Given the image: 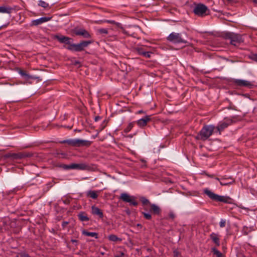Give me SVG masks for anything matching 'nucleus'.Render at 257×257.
<instances>
[{
    "label": "nucleus",
    "mask_w": 257,
    "mask_h": 257,
    "mask_svg": "<svg viewBox=\"0 0 257 257\" xmlns=\"http://www.w3.org/2000/svg\"><path fill=\"white\" fill-rule=\"evenodd\" d=\"M226 37L230 40V43L231 45L235 46L243 42V40L240 35L228 33L226 34Z\"/></svg>",
    "instance_id": "obj_6"
},
{
    "label": "nucleus",
    "mask_w": 257,
    "mask_h": 257,
    "mask_svg": "<svg viewBox=\"0 0 257 257\" xmlns=\"http://www.w3.org/2000/svg\"><path fill=\"white\" fill-rule=\"evenodd\" d=\"M55 38L60 43H64L65 44L70 45V40L71 39L69 37L62 36V35H56Z\"/></svg>",
    "instance_id": "obj_12"
},
{
    "label": "nucleus",
    "mask_w": 257,
    "mask_h": 257,
    "mask_svg": "<svg viewBox=\"0 0 257 257\" xmlns=\"http://www.w3.org/2000/svg\"><path fill=\"white\" fill-rule=\"evenodd\" d=\"M71 241L72 242H77V241L76 240H75V239H72Z\"/></svg>",
    "instance_id": "obj_44"
},
{
    "label": "nucleus",
    "mask_w": 257,
    "mask_h": 257,
    "mask_svg": "<svg viewBox=\"0 0 257 257\" xmlns=\"http://www.w3.org/2000/svg\"><path fill=\"white\" fill-rule=\"evenodd\" d=\"M19 74L23 77H25L26 75L27 74V73H26L25 71H23V70H20L19 71Z\"/></svg>",
    "instance_id": "obj_38"
},
{
    "label": "nucleus",
    "mask_w": 257,
    "mask_h": 257,
    "mask_svg": "<svg viewBox=\"0 0 257 257\" xmlns=\"http://www.w3.org/2000/svg\"><path fill=\"white\" fill-rule=\"evenodd\" d=\"M142 213L144 215V217L148 220H151L152 219V215L149 213L142 212Z\"/></svg>",
    "instance_id": "obj_32"
},
{
    "label": "nucleus",
    "mask_w": 257,
    "mask_h": 257,
    "mask_svg": "<svg viewBox=\"0 0 257 257\" xmlns=\"http://www.w3.org/2000/svg\"><path fill=\"white\" fill-rule=\"evenodd\" d=\"M39 5L44 8H47L49 6L48 3L42 0H40L39 1Z\"/></svg>",
    "instance_id": "obj_29"
},
{
    "label": "nucleus",
    "mask_w": 257,
    "mask_h": 257,
    "mask_svg": "<svg viewBox=\"0 0 257 257\" xmlns=\"http://www.w3.org/2000/svg\"><path fill=\"white\" fill-rule=\"evenodd\" d=\"M12 156L15 159H22L26 157H28L29 155L25 154L17 153L13 154Z\"/></svg>",
    "instance_id": "obj_25"
},
{
    "label": "nucleus",
    "mask_w": 257,
    "mask_h": 257,
    "mask_svg": "<svg viewBox=\"0 0 257 257\" xmlns=\"http://www.w3.org/2000/svg\"><path fill=\"white\" fill-rule=\"evenodd\" d=\"M99 119H100V116H97L95 117L94 120H95V121H97L99 120Z\"/></svg>",
    "instance_id": "obj_40"
},
{
    "label": "nucleus",
    "mask_w": 257,
    "mask_h": 257,
    "mask_svg": "<svg viewBox=\"0 0 257 257\" xmlns=\"http://www.w3.org/2000/svg\"><path fill=\"white\" fill-rule=\"evenodd\" d=\"M2 28H3V26H1V27H0V30H1Z\"/></svg>",
    "instance_id": "obj_48"
},
{
    "label": "nucleus",
    "mask_w": 257,
    "mask_h": 257,
    "mask_svg": "<svg viewBox=\"0 0 257 257\" xmlns=\"http://www.w3.org/2000/svg\"><path fill=\"white\" fill-rule=\"evenodd\" d=\"M141 201H142V202L143 205H146V204H150H150H151L149 200L148 199H147L145 197H142L141 198Z\"/></svg>",
    "instance_id": "obj_30"
},
{
    "label": "nucleus",
    "mask_w": 257,
    "mask_h": 257,
    "mask_svg": "<svg viewBox=\"0 0 257 257\" xmlns=\"http://www.w3.org/2000/svg\"><path fill=\"white\" fill-rule=\"evenodd\" d=\"M212 251L213 253L216 255L217 257H222V254L218 250H217L216 248L213 247L212 248Z\"/></svg>",
    "instance_id": "obj_28"
},
{
    "label": "nucleus",
    "mask_w": 257,
    "mask_h": 257,
    "mask_svg": "<svg viewBox=\"0 0 257 257\" xmlns=\"http://www.w3.org/2000/svg\"><path fill=\"white\" fill-rule=\"evenodd\" d=\"M100 191L89 190L86 192V196L88 197L95 199L98 197Z\"/></svg>",
    "instance_id": "obj_17"
},
{
    "label": "nucleus",
    "mask_w": 257,
    "mask_h": 257,
    "mask_svg": "<svg viewBox=\"0 0 257 257\" xmlns=\"http://www.w3.org/2000/svg\"><path fill=\"white\" fill-rule=\"evenodd\" d=\"M26 80L28 81L29 79H36L38 78V77L30 75L28 74L24 77Z\"/></svg>",
    "instance_id": "obj_31"
},
{
    "label": "nucleus",
    "mask_w": 257,
    "mask_h": 257,
    "mask_svg": "<svg viewBox=\"0 0 257 257\" xmlns=\"http://www.w3.org/2000/svg\"><path fill=\"white\" fill-rule=\"evenodd\" d=\"M82 234L85 236L94 237L95 238H98V234L96 232H88L86 230H83Z\"/></svg>",
    "instance_id": "obj_23"
},
{
    "label": "nucleus",
    "mask_w": 257,
    "mask_h": 257,
    "mask_svg": "<svg viewBox=\"0 0 257 257\" xmlns=\"http://www.w3.org/2000/svg\"><path fill=\"white\" fill-rule=\"evenodd\" d=\"M226 223V221L224 219H221L220 221L219 222V225L220 227H223L225 226Z\"/></svg>",
    "instance_id": "obj_34"
},
{
    "label": "nucleus",
    "mask_w": 257,
    "mask_h": 257,
    "mask_svg": "<svg viewBox=\"0 0 257 257\" xmlns=\"http://www.w3.org/2000/svg\"><path fill=\"white\" fill-rule=\"evenodd\" d=\"M97 32L99 35H107L108 33V29L107 28H100L98 29Z\"/></svg>",
    "instance_id": "obj_26"
},
{
    "label": "nucleus",
    "mask_w": 257,
    "mask_h": 257,
    "mask_svg": "<svg viewBox=\"0 0 257 257\" xmlns=\"http://www.w3.org/2000/svg\"><path fill=\"white\" fill-rule=\"evenodd\" d=\"M91 210H92V213L93 215H97L99 216V217H100L101 218H103V212L99 208H98V207H97L95 206H92L91 207Z\"/></svg>",
    "instance_id": "obj_16"
},
{
    "label": "nucleus",
    "mask_w": 257,
    "mask_h": 257,
    "mask_svg": "<svg viewBox=\"0 0 257 257\" xmlns=\"http://www.w3.org/2000/svg\"><path fill=\"white\" fill-rule=\"evenodd\" d=\"M210 237L216 246H219L220 245V239L218 234L212 232L210 234Z\"/></svg>",
    "instance_id": "obj_19"
},
{
    "label": "nucleus",
    "mask_w": 257,
    "mask_h": 257,
    "mask_svg": "<svg viewBox=\"0 0 257 257\" xmlns=\"http://www.w3.org/2000/svg\"><path fill=\"white\" fill-rule=\"evenodd\" d=\"M209 10L208 8L202 4H198L196 5L193 10V12L196 15L201 17L207 15L206 13Z\"/></svg>",
    "instance_id": "obj_7"
},
{
    "label": "nucleus",
    "mask_w": 257,
    "mask_h": 257,
    "mask_svg": "<svg viewBox=\"0 0 257 257\" xmlns=\"http://www.w3.org/2000/svg\"><path fill=\"white\" fill-rule=\"evenodd\" d=\"M150 211L156 215H159L160 214L161 209L157 205L155 204H150Z\"/></svg>",
    "instance_id": "obj_18"
},
{
    "label": "nucleus",
    "mask_w": 257,
    "mask_h": 257,
    "mask_svg": "<svg viewBox=\"0 0 257 257\" xmlns=\"http://www.w3.org/2000/svg\"><path fill=\"white\" fill-rule=\"evenodd\" d=\"M78 216L81 221H87L89 219L86 214L83 212H80Z\"/></svg>",
    "instance_id": "obj_22"
},
{
    "label": "nucleus",
    "mask_w": 257,
    "mask_h": 257,
    "mask_svg": "<svg viewBox=\"0 0 257 257\" xmlns=\"http://www.w3.org/2000/svg\"><path fill=\"white\" fill-rule=\"evenodd\" d=\"M215 126L213 125H205L201 130L196 138L199 140L205 141L210 137L213 134Z\"/></svg>",
    "instance_id": "obj_1"
},
{
    "label": "nucleus",
    "mask_w": 257,
    "mask_h": 257,
    "mask_svg": "<svg viewBox=\"0 0 257 257\" xmlns=\"http://www.w3.org/2000/svg\"><path fill=\"white\" fill-rule=\"evenodd\" d=\"M204 193L211 199L218 202L228 203L229 200L230 199V197L228 196H220L215 194L207 188L204 190Z\"/></svg>",
    "instance_id": "obj_2"
},
{
    "label": "nucleus",
    "mask_w": 257,
    "mask_h": 257,
    "mask_svg": "<svg viewBox=\"0 0 257 257\" xmlns=\"http://www.w3.org/2000/svg\"><path fill=\"white\" fill-rule=\"evenodd\" d=\"M108 239L110 241H114V242H116L118 240H119L120 241L121 240V239L117 237L115 235H114V234H110L108 236Z\"/></svg>",
    "instance_id": "obj_27"
},
{
    "label": "nucleus",
    "mask_w": 257,
    "mask_h": 257,
    "mask_svg": "<svg viewBox=\"0 0 257 257\" xmlns=\"http://www.w3.org/2000/svg\"><path fill=\"white\" fill-rule=\"evenodd\" d=\"M119 25H120V24H119V23H116V25H117V26H118Z\"/></svg>",
    "instance_id": "obj_47"
},
{
    "label": "nucleus",
    "mask_w": 257,
    "mask_h": 257,
    "mask_svg": "<svg viewBox=\"0 0 257 257\" xmlns=\"http://www.w3.org/2000/svg\"><path fill=\"white\" fill-rule=\"evenodd\" d=\"M252 2L255 3V4H257V0H252Z\"/></svg>",
    "instance_id": "obj_45"
},
{
    "label": "nucleus",
    "mask_w": 257,
    "mask_h": 257,
    "mask_svg": "<svg viewBox=\"0 0 257 257\" xmlns=\"http://www.w3.org/2000/svg\"><path fill=\"white\" fill-rule=\"evenodd\" d=\"M62 167L65 170L74 169L78 170H86L89 169L90 168L89 165L86 163H72L70 165H64Z\"/></svg>",
    "instance_id": "obj_5"
},
{
    "label": "nucleus",
    "mask_w": 257,
    "mask_h": 257,
    "mask_svg": "<svg viewBox=\"0 0 257 257\" xmlns=\"http://www.w3.org/2000/svg\"><path fill=\"white\" fill-rule=\"evenodd\" d=\"M137 50L138 54L142 56L143 55V54L146 52L144 51L142 48H138Z\"/></svg>",
    "instance_id": "obj_37"
},
{
    "label": "nucleus",
    "mask_w": 257,
    "mask_h": 257,
    "mask_svg": "<svg viewBox=\"0 0 257 257\" xmlns=\"http://www.w3.org/2000/svg\"><path fill=\"white\" fill-rule=\"evenodd\" d=\"M63 143L67 144L72 147H77V139L64 140Z\"/></svg>",
    "instance_id": "obj_21"
},
{
    "label": "nucleus",
    "mask_w": 257,
    "mask_h": 257,
    "mask_svg": "<svg viewBox=\"0 0 257 257\" xmlns=\"http://www.w3.org/2000/svg\"><path fill=\"white\" fill-rule=\"evenodd\" d=\"M169 218L174 219L175 218V214L172 211L170 212L168 214Z\"/></svg>",
    "instance_id": "obj_36"
},
{
    "label": "nucleus",
    "mask_w": 257,
    "mask_h": 257,
    "mask_svg": "<svg viewBox=\"0 0 257 257\" xmlns=\"http://www.w3.org/2000/svg\"><path fill=\"white\" fill-rule=\"evenodd\" d=\"M216 179L219 181L220 184L222 186H228L234 182V180L231 177L227 178H223L221 179L218 178H216Z\"/></svg>",
    "instance_id": "obj_13"
},
{
    "label": "nucleus",
    "mask_w": 257,
    "mask_h": 257,
    "mask_svg": "<svg viewBox=\"0 0 257 257\" xmlns=\"http://www.w3.org/2000/svg\"><path fill=\"white\" fill-rule=\"evenodd\" d=\"M233 122L232 119L226 118L223 120L219 122L216 128L219 134H220L225 128H227L229 125H231Z\"/></svg>",
    "instance_id": "obj_8"
},
{
    "label": "nucleus",
    "mask_w": 257,
    "mask_h": 257,
    "mask_svg": "<svg viewBox=\"0 0 257 257\" xmlns=\"http://www.w3.org/2000/svg\"><path fill=\"white\" fill-rule=\"evenodd\" d=\"M51 17H41L39 19L34 20L31 22V25L32 26H38L41 25L43 23H46L47 22L51 20Z\"/></svg>",
    "instance_id": "obj_10"
},
{
    "label": "nucleus",
    "mask_w": 257,
    "mask_h": 257,
    "mask_svg": "<svg viewBox=\"0 0 257 257\" xmlns=\"http://www.w3.org/2000/svg\"><path fill=\"white\" fill-rule=\"evenodd\" d=\"M107 22L110 24H114L115 23V22L114 21H107Z\"/></svg>",
    "instance_id": "obj_42"
},
{
    "label": "nucleus",
    "mask_w": 257,
    "mask_h": 257,
    "mask_svg": "<svg viewBox=\"0 0 257 257\" xmlns=\"http://www.w3.org/2000/svg\"><path fill=\"white\" fill-rule=\"evenodd\" d=\"M12 9L6 7H0V13L10 14L12 12Z\"/></svg>",
    "instance_id": "obj_24"
},
{
    "label": "nucleus",
    "mask_w": 257,
    "mask_h": 257,
    "mask_svg": "<svg viewBox=\"0 0 257 257\" xmlns=\"http://www.w3.org/2000/svg\"><path fill=\"white\" fill-rule=\"evenodd\" d=\"M235 83L239 86H247L251 85L249 81L241 79L235 80Z\"/></svg>",
    "instance_id": "obj_20"
},
{
    "label": "nucleus",
    "mask_w": 257,
    "mask_h": 257,
    "mask_svg": "<svg viewBox=\"0 0 257 257\" xmlns=\"http://www.w3.org/2000/svg\"><path fill=\"white\" fill-rule=\"evenodd\" d=\"M75 34L77 36H82L84 38H89L91 37V34L86 30L80 29L75 31Z\"/></svg>",
    "instance_id": "obj_14"
},
{
    "label": "nucleus",
    "mask_w": 257,
    "mask_h": 257,
    "mask_svg": "<svg viewBox=\"0 0 257 257\" xmlns=\"http://www.w3.org/2000/svg\"><path fill=\"white\" fill-rule=\"evenodd\" d=\"M146 257H148V256H146Z\"/></svg>",
    "instance_id": "obj_49"
},
{
    "label": "nucleus",
    "mask_w": 257,
    "mask_h": 257,
    "mask_svg": "<svg viewBox=\"0 0 257 257\" xmlns=\"http://www.w3.org/2000/svg\"><path fill=\"white\" fill-rule=\"evenodd\" d=\"M249 58L251 60L257 62V54H252L249 56Z\"/></svg>",
    "instance_id": "obj_33"
},
{
    "label": "nucleus",
    "mask_w": 257,
    "mask_h": 257,
    "mask_svg": "<svg viewBox=\"0 0 257 257\" xmlns=\"http://www.w3.org/2000/svg\"><path fill=\"white\" fill-rule=\"evenodd\" d=\"M143 112V110H139V111H138V113H142Z\"/></svg>",
    "instance_id": "obj_46"
},
{
    "label": "nucleus",
    "mask_w": 257,
    "mask_h": 257,
    "mask_svg": "<svg viewBox=\"0 0 257 257\" xmlns=\"http://www.w3.org/2000/svg\"><path fill=\"white\" fill-rule=\"evenodd\" d=\"M22 257H30V256L28 254L25 253L22 255Z\"/></svg>",
    "instance_id": "obj_41"
},
{
    "label": "nucleus",
    "mask_w": 257,
    "mask_h": 257,
    "mask_svg": "<svg viewBox=\"0 0 257 257\" xmlns=\"http://www.w3.org/2000/svg\"><path fill=\"white\" fill-rule=\"evenodd\" d=\"M68 224V222L67 221H64L62 222V225L63 227H65L66 226V225Z\"/></svg>",
    "instance_id": "obj_39"
},
{
    "label": "nucleus",
    "mask_w": 257,
    "mask_h": 257,
    "mask_svg": "<svg viewBox=\"0 0 257 257\" xmlns=\"http://www.w3.org/2000/svg\"><path fill=\"white\" fill-rule=\"evenodd\" d=\"M151 116L150 115H146L144 117L139 119L137 121V123L139 127H144L147 124V123L151 120Z\"/></svg>",
    "instance_id": "obj_11"
},
{
    "label": "nucleus",
    "mask_w": 257,
    "mask_h": 257,
    "mask_svg": "<svg viewBox=\"0 0 257 257\" xmlns=\"http://www.w3.org/2000/svg\"><path fill=\"white\" fill-rule=\"evenodd\" d=\"M92 43L91 41H82L79 44H70L67 47V49L70 51L79 52L84 50V48L87 47Z\"/></svg>",
    "instance_id": "obj_4"
},
{
    "label": "nucleus",
    "mask_w": 257,
    "mask_h": 257,
    "mask_svg": "<svg viewBox=\"0 0 257 257\" xmlns=\"http://www.w3.org/2000/svg\"><path fill=\"white\" fill-rule=\"evenodd\" d=\"M120 199L125 202L130 203L131 205L136 206L138 205V202L135 200L133 196H130L126 193H122L121 194Z\"/></svg>",
    "instance_id": "obj_9"
},
{
    "label": "nucleus",
    "mask_w": 257,
    "mask_h": 257,
    "mask_svg": "<svg viewBox=\"0 0 257 257\" xmlns=\"http://www.w3.org/2000/svg\"><path fill=\"white\" fill-rule=\"evenodd\" d=\"M151 54L152 53L150 52H145L143 56L146 58H150Z\"/></svg>",
    "instance_id": "obj_35"
},
{
    "label": "nucleus",
    "mask_w": 257,
    "mask_h": 257,
    "mask_svg": "<svg viewBox=\"0 0 257 257\" xmlns=\"http://www.w3.org/2000/svg\"><path fill=\"white\" fill-rule=\"evenodd\" d=\"M167 40L173 44L186 43L187 41L181 33H171L167 38Z\"/></svg>",
    "instance_id": "obj_3"
},
{
    "label": "nucleus",
    "mask_w": 257,
    "mask_h": 257,
    "mask_svg": "<svg viewBox=\"0 0 257 257\" xmlns=\"http://www.w3.org/2000/svg\"><path fill=\"white\" fill-rule=\"evenodd\" d=\"M9 23H8V24H7L6 25H3L2 26H3V28H5V27H7L9 25Z\"/></svg>",
    "instance_id": "obj_43"
},
{
    "label": "nucleus",
    "mask_w": 257,
    "mask_h": 257,
    "mask_svg": "<svg viewBox=\"0 0 257 257\" xmlns=\"http://www.w3.org/2000/svg\"><path fill=\"white\" fill-rule=\"evenodd\" d=\"M77 147H89L91 145L92 142L88 140H85L77 139Z\"/></svg>",
    "instance_id": "obj_15"
}]
</instances>
